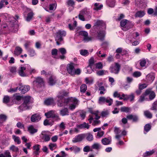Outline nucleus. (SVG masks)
<instances>
[{
    "label": "nucleus",
    "mask_w": 157,
    "mask_h": 157,
    "mask_svg": "<svg viewBox=\"0 0 157 157\" xmlns=\"http://www.w3.org/2000/svg\"><path fill=\"white\" fill-rule=\"evenodd\" d=\"M52 135V133L48 131H43L40 134L41 138L44 140L45 142H48L50 140L51 137Z\"/></svg>",
    "instance_id": "5"
},
{
    "label": "nucleus",
    "mask_w": 157,
    "mask_h": 157,
    "mask_svg": "<svg viewBox=\"0 0 157 157\" xmlns=\"http://www.w3.org/2000/svg\"><path fill=\"white\" fill-rule=\"evenodd\" d=\"M66 35V32L63 30H59L56 32L55 39L57 45H59L60 44L59 42L63 40V37L65 36Z\"/></svg>",
    "instance_id": "3"
},
{
    "label": "nucleus",
    "mask_w": 157,
    "mask_h": 157,
    "mask_svg": "<svg viewBox=\"0 0 157 157\" xmlns=\"http://www.w3.org/2000/svg\"><path fill=\"white\" fill-rule=\"evenodd\" d=\"M136 3L142 8H145L146 6V4L144 2L143 0H136Z\"/></svg>",
    "instance_id": "26"
},
{
    "label": "nucleus",
    "mask_w": 157,
    "mask_h": 157,
    "mask_svg": "<svg viewBox=\"0 0 157 157\" xmlns=\"http://www.w3.org/2000/svg\"><path fill=\"white\" fill-rule=\"evenodd\" d=\"M67 94L64 91H62L59 93L57 96L58 98L57 99V105L59 107H61L67 105V102H70L69 109L71 110H73L78 105V101L75 98H72L65 101L63 98V97L67 95Z\"/></svg>",
    "instance_id": "1"
},
{
    "label": "nucleus",
    "mask_w": 157,
    "mask_h": 157,
    "mask_svg": "<svg viewBox=\"0 0 157 157\" xmlns=\"http://www.w3.org/2000/svg\"><path fill=\"white\" fill-rule=\"evenodd\" d=\"M121 110L122 112L127 113L130 111V109L128 107H123L121 108Z\"/></svg>",
    "instance_id": "55"
},
{
    "label": "nucleus",
    "mask_w": 157,
    "mask_h": 157,
    "mask_svg": "<svg viewBox=\"0 0 157 157\" xmlns=\"http://www.w3.org/2000/svg\"><path fill=\"white\" fill-rule=\"evenodd\" d=\"M149 90H147L145 92L140 96L138 100V102H142L144 101L148 100V98L147 97V96L149 94Z\"/></svg>",
    "instance_id": "14"
},
{
    "label": "nucleus",
    "mask_w": 157,
    "mask_h": 157,
    "mask_svg": "<svg viewBox=\"0 0 157 157\" xmlns=\"http://www.w3.org/2000/svg\"><path fill=\"white\" fill-rule=\"evenodd\" d=\"M45 115L48 118L52 117L57 120H60L58 114L56 113L55 111L51 110L45 113Z\"/></svg>",
    "instance_id": "7"
},
{
    "label": "nucleus",
    "mask_w": 157,
    "mask_h": 157,
    "mask_svg": "<svg viewBox=\"0 0 157 157\" xmlns=\"http://www.w3.org/2000/svg\"><path fill=\"white\" fill-rule=\"evenodd\" d=\"M30 66L28 64H25L24 65H21L20 67L18 70V73L19 75L22 77H25L27 76V74L24 71L26 70L27 67H30Z\"/></svg>",
    "instance_id": "12"
},
{
    "label": "nucleus",
    "mask_w": 157,
    "mask_h": 157,
    "mask_svg": "<svg viewBox=\"0 0 157 157\" xmlns=\"http://www.w3.org/2000/svg\"><path fill=\"white\" fill-rule=\"evenodd\" d=\"M78 131H79L77 128H74L71 129L69 131V133L71 135H72L75 133H78Z\"/></svg>",
    "instance_id": "58"
},
{
    "label": "nucleus",
    "mask_w": 157,
    "mask_h": 157,
    "mask_svg": "<svg viewBox=\"0 0 157 157\" xmlns=\"http://www.w3.org/2000/svg\"><path fill=\"white\" fill-rule=\"evenodd\" d=\"M33 12L31 11L28 14L26 19V21H30L33 17Z\"/></svg>",
    "instance_id": "49"
},
{
    "label": "nucleus",
    "mask_w": 157,
    "mask_h": 157,
    "mask_svg": "<svg viewBox=\"0 0 157 157\" xmlns=\"http://www.w3.org/2000/svg\"><path fill=\"white\" fill-rule=\"evenodd\" d=\"M90 112L92 113V115H90V118L88 119L90 123H92V121L94 119L98 120L100 118L99 111H97L94 112Z\"/></svg>",
    "instance_id": "10"
},
{
    "label": "nucleus",
    "mask_w": 157,
    "mask_h": 157,
    "mask_svg": "<svg viewBox=\"0 0 157 157\" xmlns=\"http://www.w3.org/2000/svg\"><path fill=\"white\" fill-rule=\"evenodd\" d=\"M155 75L153 73H151L147 75L146 76V80L148 82L151 83L155 79Z\"/></svg>",
    "instance_id": "20"
},
{
    "label": "nucleus",
    "mask_w": 157,
    "mask_h": 157,
    "mask_svg": "<svg viewBox=\"0 0 157 157\" xmlns=\"http://www.w3.org/2000/svg\"><path fill=\"white\" fill-rule=\"evenodd\" d=\"M97 56L100 58H103L105 57L106 55L105 53H102V52L100 50H98L96 54Z\"/></svg>",
    "instance_id": "35"
},
{
    "label": "nucleus",
    "mask_w": 157,
    "mask_h": 157,
    "mask_svg": "<svg viewBox=\"0 0 157 157\" xmlns=\"http://www.w3.org/2000/svg\"><path fill=\"white\" fill-rule=\"evenodd\" d=\"M12 138L14 140V141L15 142H17L18 144H19L21 143V142L19 138L18 137L14 135H13Z\"/></svg>",
    "instance_id": "53"
},
{
    "label": "nucleus",
    "mask_w": 157,
    "mask_h": 157,
    "mask_svg": "<svg viewBox=\"0 0 157 157\" xmlns=\"http://www.w3.org/2000/svg\"><path fill=\"white\" fill-rule=\"evenodd\" d=\"M10 100L9 97L8 96H4L3 98V102L5 103H7L9 102Z\"/></svg>",
    "instance_id": "64"
},
{
    "label": "nucleus",
    "mask_w": 157,
    "mask_h": 157,
    "mask_svg": "<svg viewBox=\"0 0 157 157\" xmlns=\"http://www.w3.org/2000/svg\"><path fill=\"white\" fill-rule=\"evenodd\" d=\"M85 81L86 84H90L93 83V79L91 78H86L85 79Z\"/></svg>",
    "instance_id": "59"
},
{
    "label": "nucleus",
    "mask_w": 157,
    "mask_h": 157,
    "mask_svg": "<svg viewBox=\"0 0 157 157\" xmlns=\"http://www.w3.org/2000/svg\"><path fill=\"white\" fill-rule=\"evenodd\" d=\"M95 25L103 28V29H105L106 28L105 23L102 20H97L95 21Z\"/></svg>",
    "instance_id": "17"
},
{
    "label": "nucleus",
    "mask_w": 157,
    "mask_h": 157,
    "mask_svg": "<svg viewBox=\"0 0 157 157\" xmlns=\"http://www.w3.org/2000/svg\"><path fill=\"white\" fill-rule=\"evenodd\" d=\"M58 52L62 55H65L67 53L66 49L64 48H61L58 49Z\"/></svg>",
    "instance_id": "52"
},
{
    "label": "nucleus",
    "mask_w": 157,
    "mask_h": 157,
    "mask_svg": "<svg viewBox=\"0 0 157 157\" xmlns=\"http://www.w3.org/2000/svg\"><path fill=\"white\" fill-rule=\"evenodd\" d=\"M41 119L40 116L38 114H35L33 115L31 117V121L32 122H37Z\"/></svg>",
    "instance_id": "23"
},
{
    "label": "nucleus",
    "mask_w": 157,
    "mask_h": 157,
    "mask_svg": "<svg viewBox=\"0 0 157 157\" xmlns=\"http://www.w3.org/2000/svg\"><path fill=\"white\" fill-rule=\"evenodd\" d=\"M132 40L133 39L132 37V36L131 35H129L127 37L126 40L125 41L127 44H130L132 43V45L133 46L137 45L139 43V42L138 40H136L133 42H132Z\"/></svg>",
    "instance_id": "16"
},
{
    "label": "nucleus",
    "mask_w": 157,
    "mask_h": 157,
    "mask_svg": "<svg viewBox=\"0 0 157 157\" xmlns=\"http://www.w3.org/2000/svg\"><path fill=\"white\" fill-rule=\"evenodd\" d=\"M13 100L19 101H20L22 98V97L17 94H15L13 95Z\"/></svg>",
    "instance_id": "50"
},
{
    "label": "nucleus",
    "mask_w": 157,
    "mask_h": 157,
    "mask_svg": "<svg viewBox=\"0 0 157 157\" xmlns=\"http://www.w3.org/2000/svg\"><path fill=\"white\" fill-rule=\"evenodd\" d=\"M120 25L122 30L126 31L132 28L133 24L131 22L127 20L124 19L121 21Z\"/></svg>",
    "instance_id": "4"
},
{
    "label": "nucleus",
    "mask_w": 157,
    "mask_h": 157,
    "mask_svg": "<svg viewBox=\"0 0 157 157\" xmlns=\"http://www.w3.org/2000/svg\"><path fill=\"white\" fill-rule=\"evenodd\" d=\"M28 131L31 134H34L37 132V129L35 128L33 125H30L28 127Z\"/></svg>",
    "instance_id": "27"
},
{
    "label": "nucleus",
    "mask_w": 157,
    "mask_h": 157,
    "mask_svg": "<svg viewBox=\"0 0 157 157\" xmlns=\"http://www.w3.org/2000/svg\"><path fill=\"white\" fill-rule=\"evenodd\" d=\"M1 157H11V156L9 151L6 150L4 154H1Z\"/></svg>",
    "instance_id": "44"
},
{
    "label": "nucleus",
    "mask_w": 157,
    "mask_h": 157,
    "mask_svg": "<svg viewBox=\"0 0 157 157\" xmlns=\"http://www.w3.org/2000/svg\"><path fill=\"white\" fill-rule=\"evenodd\" d=\"M151 110L154 111H157V100L155 101L152 104Z\"/></svg>",
    "instance_id": "47"
},
{
    "label": "nucleus",
    "mask_w": 157,
    "mask_h": 157,
    "mask_svg": "<svg viewBox=\"0 0 157 157\" xmlns=\"http://www.w3.org/2000/svg\"><path fill=\"white\" fill-rule=\"evenodd\" d=\"M85 135V137H86V139L88 141H90L93 140V136L91 133H88Z\"/></svg>",
    "instance_id": "41"
},
{
    "label": "nucleus",
    "mask_w": 157,
    "mask_h": 157,
    "mask_svg": "<svg viewBox=\"0 0 157 157\" xmlns=\"http://www.w3.org/2000/svg\"><path fill=\"white\" fill-rule=\"evenodd\" d=\"M80 35L83 36V40L85 42H88L92 40L93 38L91 36H88V33L85 31H82L79 32Z\"/></svg>",
    "instance_id": "9"
},
{
    "label": "nucleus",
    "mask_w": 157,
    "mask_h": 157,
    "mask_svg": "<svg viewBox=\"0 0 157 157\" xmlns=\"http://www.w3.org/2000/svg\"><path fill=\"white\" fill-rule=\"evenodd\" d=\"M91 147L93 149L99 150L101 148V146L100 144L95 143L92 145Z\"/></svg>",
    "instance_id": "30"
},
{
    "label": "nucleus",
    "mask_w": 157,
    "mask_h": 157,
    "mask_svg": "<svg viewBox=\"0 0 157 157\" xmlns=\"http://www.w3.org/2000/svg\"><path fill=\"white\" fill-rule=\"evenodd\" d=\"M117 53L122 54V55H126L128 53V51L126 49H123L121 48H117L116 51Z\"/></svg>",
    "instance_id": "24"
},
{
    "label": "nucleus",
    "mask_w": 157,
    "mask_h": 157,
    "mask_svg": "<svg viewBox=\"0 0 157 157\" xmlns=\"http://www.w3.org/2000/svg\"><path fill=\"white\" fill-rule=\"evenodd\" d=\"M113 102V100L109 97L105 98L104 97H101L99 98L98 100V103L101 104L105 103H108V105H111Z\"/></svg>",
    "instance_id": "6"
},
{
    "label": "nucleus",
    "mask_w": 157,
    "mask_h": 157,
    "mask_svg": "<svg viewBox=\"0 0 157 157\" xmlns=\"http://www.w3.org/2000/svg\"><path fill=\"white\" fill-rule=\"evenodd\" d=\"M103 7L102 4H99V3H95L93 6V9L95 10H98L102 9Z\"/></svg>",
    "instance_id": "29"
},
{
    "label": "nucleus",
    "mask_w": 157,
    "mask_h": 157,
    "mask_svg": "<svg viewBox=\"0 0 157 157\" xmlns=\"http://www.w3.org/2000/svg\"><path fill=\"white\" fill-rule=\"evenodd\" d=\"M8 4L7 0H2L1 2V8Z\"/></svg>",
    "instance_id": "56"
},
{
    "label": "nucleus",
    "mask_w": 157,
    "mask_h": 157,
    "mask_svg": "<svg viewBox=\"0 0 157 157\" xmlns=\"http://www.w3.org/2000/svg\"><path fill=\"white\" fill-rule=\"evenodd\" d=\"M121 93H119L116 91L114 93L113 96L114 98L117 97L119 98V99L122 100L123 99V98L121 97Z\"/></svg>",
    "instance_id": "46"
},
{
    "label": "nucleus",
    "mask_w": 157,
    "mask_h": 157,
    "mask_svg": "<svg viewBox=\"0 0 157 157\" xmlns=\"http://www.w3.org/2000/svg\"><path fill=\"white\" fill-rule=\"evenodd\" d=\"M55 103L54 101L52 98H48L44 101V103L47 105H52L54 104Z\"/></svg>",
    "instance_id": "28"
},
{
    "label": "nucleus",
    "mask_w": 157,
    "mask_h": 157,
    "mask_svg": "<svg viewBox=\"0 0 157 157\" xmlns=\"http://www.w3.org/2000/svg\"><path fill=\"white\" fill-rule=\"evenodd\" d=\"M7 116L4 114H1V123L5 121L7 119Z\"/></svg>",
    "instance_id": "54"
},
{
    "label": "nucleus",
    "mask_w": 157,
    "mask_h": 157,
    "mask_svg": "<svg viewBox=\"0 0 157 157\" xmlns=\"http://www.w3.org/2000/svg\"><path fill=\"white\" fill-rule=\"evenodd\" d=\"M149 90V98L150 100H151L154 99L155 97V94L153 91H151Z\"/></svg>",
    "instance_id": "40"
},
{
    "label": "nucleus",
    "mask_w": 157,
    "mask_h": 157,
    "mask_svg": "<svg viewBox=\"0 0 157 157\" xmlns=\"http://www.w3.org/2000/svg\"><path fill=\"white\" fill-rule=\"evenodd\" d=\"M22 51L21 48L19 47H17L16 48L14 51V54L17 56L19 55L21 53Z\"/></svg>",
    "instance_id": "36"
},
{
    "label": "nucleus",
    "mask_w": 157,
    "mask_h": 157,
    "mask_svg": "<svg viewBox=\"0 0 157 157\" xmlns=\"http://www.w3.org/2000/svg\"><path fill=\"white\" fill-rule=\"evenodd\" d=\"M48 147L51 150L53 151L57 148V145L56 143H50L48 145Z\"/></svg>",
    "instance_id": "42"
},
{
    "label": "nucleus",
    "mask_w": 157,
    "mask_h": 157,
    "mask_svg": "<svg viewBox=\"0 0 157 157\" xmlns=\"http://www.w3.org/2000/svg\"><path fill=\"white\" fill-rule=\"evenodd\" d=\"M85 137V134H80L78 135L73 139L72 142L73 143L80 142L82 141Z\"/></svg>",
    "instance_id": "15"
},
{
    "label": "nucleus",
    "mask_w": 157,
    "mask_h": 157,
    "mask_svg": "<svg viewBox=\"0 0 157 157\" xmlns=\"http://www.w3.org/2000/svg\"><path fill=\"white\" fill-rule=\"evenodd\" d=\"M151 125L150 124H146L144 126V133L146 134L151 129Z\"/></svg>",
    "instance_id": "43"
},
{
    "label": "nucleus",
    "mask_w": 157,
    "mask_h": 157,
    "mask_svg": "<svg viewBox=\"0 0 157 157\" xmlns=\"http://www.w3.org/2000/svg\"><path fill=\"white\" fill-rule=\"evenodd\" d=\"M98 33L97 37L100 40H103L104 39L105 34V29H103L102 30H100Z\"/></svg>",
    "instance_id": "18"
},
{
    "label": "nucleus",
    "mask_w": 157,
    "mask_h": 157,
    "mask_svg": "<svg viewBox=\"0 0 157 157\" xmlns=\"http://www.w3.org/2000/svg\"><path fill=\"white\" fill-rule=\"evenodd\" d=\"M80 54L83 56H87L89 54V52L86 50H81L80 51Z\"/></svg>",
    "instance_id": "51"
},
{
    "label": "nucleus",
    "mask_w": 157,
    "mask_h": 157,
    "mask_svg": "<svg viewBox=\"0 0 157 157\" xmlns=\"http://www.w3.org/2000/svg\"><path fill=\"white\" fill-rule=\"evenodd\" d=\"M29 54L31 56H33L36 55L35 51L32 49H30L29 50Z\"/></svg>",
    "instance_id": "60"
},
{
    "label": "nucleus",
    "mask_w": 157,
    "mask_h": 157,
    "mask_svg": "<svg viewBox=\"0 0 157 157\" xmlns=\"http://www.w3.org/2000/svg\"><path fill=\"white\" fill-rule=\"evenodd\" d=\"M30 89L29 86L28 85H24L20 88L19 90L21 91V92L22 94H25L29 91Z\"/></svg>",
    "instance_id": "19"
},
{
    "label": "nucleus",
    "mask_w": 157,
    "mask_h": 157,
    "mask_svg": "<svg viewBox=\"0 0 157 157\" xmlns=\"http://www.w3.org/2000/svg\"><path fill=\"white\" fill-rule=\"evenodd\" d=\"M89 65L87 67L88 70H89V68L90 69H91V68L93 67V64L94 63V59L93 58H91L89 60Z\"/></svg>",
    "instance_id": "45"
},
{
    "label": "nucleus",
    "mask_w": 157,
    "mask_h": 157,
    "mask_svg": "<svg viewBox=\"0 0 157 157\" xmlns=\"http://www.w3.org/2000/svg\"><path fill=\"white\" fill-rule=\"evenodd\" d=\"M69 112L67 108H65L61 109L60 111V114L62 116L68 115Z\"/></svg>",
    "instance_id": "32"
},
{
    "label": "nucleus",
    "mask_w": 157,
    "mask_h": 157,
    "mask_svg": "<svg viewBox=\"0 0 157 157\" xmlns=\"http://www.w3.org/2000/svg\"><path fill=\"white\" fill-rule=\"evenodd\" d=\"M10 150L15 152H17L19 151L18 148L14 145H12L10 146Z\"/></svg>",
    "instance_id": "48"
},
{
    "label": "nucleus",
    "mask_w": 157,
    "mask_h": 157,
    "mask_svg": "<svg viewBox=\"0 0 157 157\" xmlns=\"http://www.w3.org/2000/svg\"><path fill=\"white\" fill-rule=\"evenodd\" d=\"M40 146L38 144H35L33 147V149L34 150L33 154L35 155H38L39 154Z\"/></svg>",
    "instance_id": "25"
},
{
    "label": "nucleus",
    "mask_w": 157,
    "mask_h": 157,
    "mask_svg": "<svg viewBox=\"0 0 157 157\" xmlns=\"http://www.w3.org/2000/svg\"><path fill=\"white\" fill-rule=\"evenodd\" d=\"M114 132L116 134L115 138L117 139H119L121 137V131L119 128L115 127Z\"/></svg>",
    "instance_id": "21"
},
{
    "label": "nucleus",
    "mask_w": 157,
    "mask_h": 157,
    "mask_svg": "<svg viewBox=\"0 0 157 157\" xmlns=\"http://www.w3.org/2000/svg\"><path fill=\"white\" fill-rule=\"evenodd\" d=\"M144 115L147 118L151 119L152 117V114L149 111L147 110L144 112Z\"/></svg>",
    "instance_id": "39"
},
{
    "label": "nucleus",
    "mask_w": 157,
    "mask_h": 157,
    "mask_svg": "<svg viewBox=\"0 0 157 157\" xmlns=\"http://www.w3.org/2000/svg\"><path fill=\"white\" fill-rule=\"evenodd\" d=\"M75 66V64L73 63H70L67 65V71L69 74L71 75H74Z\"/></svg>",
    "instance_id": "13"
},
{
    "label": "nucleus",
    "mask_w": 157,
    "mask_h": 157,
    "mask_svg": "<svg viewBox=\"0 0 157 157\" xmlns=\"http://www.w3.org/2000/svg\"><path fill=\"white\" fill-rule=\"evenodd\" d=\"M107 4L109 6L113 7L115 5V0H108L106 1Z\"/></svg>",
    "instance_id": "38"
},
{
    "label": "nucleus",
    "mask_w": 157,
    "mask_h": 157,
    "mask_svg": "<svg viewBox=\"0 0 157 157\" xmlns=\"http://www.w3.org/2000/svg\"><path fill=\"white\" fill-rule=\"evenodd\" d=\"M30 99L31 97L30 96H27L23 97V103L18 108L20 111L29 108V105L30 103Z\"/></svg>",
    "instance_id": "2"
},
{
    "label": "nucleus",
    "mask_w": 157,
    "mask_h": 157,
    "mask_svg": "<svg viewBox=\"0 0 157 157\" xmlns=\"http://www.w3.org/2000/svg\"><path fill=\"white\" fill-rule=\"evenodd\" d=\"M111 142V139L107 138H105L102 139L101 140V142L102 144L104 145H107L110 144Z\"/></svg>",
    "instance_id": "31"
},
{
    "label": "nucleus",
    "mask_w": 157,
    "mask_h": 157,
    "mask_svg": "<svg viewBox=\"0 0 157 157\" xmlns=\"http://www.w3.org/2000/svg\"><path fill=\"white\" fill-rule=\"evenodd\" d=\"M78 127L80 128H89L90 125L84 122L78 125Z\"/></svg>",
    "instance_id": "34"
},
{
    "label": "nucleus",
    "mask_w": 157,
    "mask_h": 157,
    "mask_svg": "<svg viewBox=\"0 0 157 157\" xmlns=\"http://www.w3.org/2000/svg\"><path fill=\"white\" fill-rule=\"evenodd\" d=\"M43 83V80L42 78L40 77H37L33 82L34 85L37 86L38 85H41Z\"/></svg>",
    "instance_id": "22"
},
{
    "label": "nucleus",
    "mask_w": 157,
    "mask_h": 157,
    "mask_svg": "<svg viewBox=\"0 0 157 157\" xmlns=\"http://www.w3.org/2000/svg\"><path fill=\"white\" fill-rule=\"evenodd\" d=\"M1 17H3L5 16L6 18V20H7V21L10 22V24H11L12 25H13L14 22L16 20H17L18 18V17L17 16H16V18H14L13 17H12L10 15H8L6 13L4 15L2 14L1 15Z\"/></svg>",
    "instance_id": "11"
},
{
    "label": "nucleus",
    "mask_w": 157,
    "mask_h": 157,
    "mask_svg": "<svg viewBox=\"0 0 157 157\" xmlns=\"http://www.w3.org/2000/svg\"><path fill=\"white\" fill-rule=\"evenodd\" d=\"M56 4L54 3L53 4H51L49 6L50 10H54L56 9Z\"/></svg>",
    "instance_id": "63"
},
{
    "label": "nucleus",
    "mask_w": 157,
    "mask_h": 157,
    "mask_svg": "<svg viewBox=\"0 0 157 157\" xmlns=\"http://www.w3.org/2000/svg\"><path fill=\"white\" fill-rule=\"evenodd\" d=\"M56 82V78L52 76H51L49 78L48 82L50 85H53Z\"/></svg>",
    "instance_id": "33"
},
{
    "label": "nucleus",
    "mask_w": 157,
    "mask_h": 157,
    "mask_svg": "<svg viewBox=\"0 0 157 157\" xmlns=\"http://www.w3.org/2000/svg\"><path fill=\"white\" fill-rule=\"evenodd\" d=\"M87 89V86L85 84L82 85L80 87V91L81 92H84Z\"/></svg>",
    "instance_id": "62"
},
{
    "label": "nucleus",
    "mask_w": 157,
    "mask_h": 157,
    "mask_svg": "<svg viewBox=\"0 0 157 157\" xmlns=\"http://www.w3.org/2000/svg\"><path fill=\"white\" fill-rule=\"evenodd\" d=\"M145 14L144 11H137L135 14L136 17H141L144 16Z\"/></svg>",
    "instance_id": "37"
},
{
    "label": "nucleus",
    "mask_w": 157,
    "mask_h": 157,
    "mask_svg": "<svg viewBox=\"0 0 157 157\" xmlns=\"http://www.w3.org/2000/svg\"><path fill=\"white\" fill-rule=\"evenodd\" d=\"M146 61L145 59H142L140 60V64L141 67H145Z\"/></svg>",
    "instance_id": "57"
},
{
    "label": "nucleus",
    "mask_w": 157,
    "mask_h": 157,
    "mask_svg": "<svg viewBox=\"0 0 157 157\" xmlns=\"http://www.w3.org/2000/svg\"><path fill=\"white\" fill-rule=\"evenodd\" d=\"M120 66L117 63H115L111 65L109 68L110 71L112 73L118 74L120 70Z\"/></svg>",
    "instance_id": "8"
},
{
    "label": "nucleus",
    "mask_w": 157,
    "mask_h": 157,
    "mask_svg": "<svg viewBox=\"0 0 157 157\" xmlns=\"http://www.w3.org/2000/svg\"><path fill=\"white\" fill-rule=\"evenodd\" d=\"M147 86V85L146 83L143 84H139L138 86L139 89L142 90L146 88Z\"/></svg>",
    "instance_id": "61"
}]
</instances>
